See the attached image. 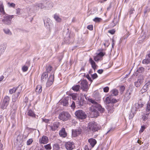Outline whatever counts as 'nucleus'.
Masks as SVG:
<instances>
[{"label":"nucleus","instance_id":"obj_1","mask_svg":"<svg viewBox=\"0 0 150 150\" xmlns=\"http://www.w3.org/2000/svg\"><path fill=\"white\" fill-rule=\"evenodd\" d=\"M88 100L89 102L93 104L92 107H95L97 110H98L100 113H103L105 111V109L103 108L95 100L91 98H88Z\"/></svg>","mask_w":150,"mask_h":150},{"label":"nucleus","instance_id":"obj_2","mask_svg":"<svg viewBox=\"0 0 150 150\" xmlns=\"http://www.w3.org/2000/svg\"><path fill=\"white\" fill-rule=\"evenodd\" d=\"M75 115L79 120H83L85 119L87 115L85 112L81 110H76L75 112Z\"/></svg>","mask_w":150,"mask_h":150},{"label":"nucleus","instance_id":"obj_3","mask_svg":"<svg viewBox=\"0 0 150 150\" xmlns=\"http://www.w3.org/2000/svg\"><path fill=\"white\" fill-rule=\"evenodd\" d=\"M71 117L70 115L67 112H63L60 113L58 118L60 120L65 121L70 119Z\"/></svg>","mask_w":150,"mask_h":150},{"label":"nucleus","instance_id":"obj_4","mask_svg":"<svg viewBox=\"0 0 150 150\" xmlns=\"http://www.w3.org/2000/svg\"><path fill=\"white\" fill-rule=\"evenodd\" d=\"M1 16L3 18L2 20V22L5 24L9 25L11 23V20L13 18L14 16L9 15L6 14Z\"/></svg>","mask_w":150,"mask_h":150},{"label":"nucleus","instance_id":"obj_5","mask_svg":"<svg viewBox=\"0 0 150 150\" xmlns=\"http://www.w3.org/2000/svg\"><path fill=\"white\" fill-rule=\"evenodd\" d=\"M88 132L92 131L94 132L97 131L98 129L97 123L94 122H90L88 123Z\"/></svg>","mask_w":150,"mask_h":150},{"label":"nucleus","instance_id":"obj_6","mask_svg":"<svg viewBox=\"0 0 150 150\" xmlns=\"http://www.w3.org/2000/svg\"><path fill=\"white\" fill-rule=\"evenodd\" d=\"M133 89L129 88L127 90L124 96L123 101L125 102L127 101L131 97L130 95L132 93Z\"/></svg>","mask_w":150,"mask_h":150},{"label":"nucleus","instance_id":"obj_7","mask_svg":"<svg viewBox=\"0 0 150 150\" xmlns=\"http://www.w3.org/2000/svg\"><path fill=\"white\" fill-rule=\"evenodd\" d=\"M54 79V73L52 71L46 83V86L49 87L52 84Z\"/></svg>","mask_w":150,"mask_h":150},{"label":"nucleus","instance_id":"obj_8","mask_svg":"<svg viewBox=\"0 0 150 150\" xmlns=\"http://www.w3.org/2000/svg\"><path fill=\"white\" fill-rule=\"evenodd\" d=\"M91 112L90 113L91 116V117H97L99 115V113L95 107H93L92 106L90 108Z\"/></svg>","mask_w":150,"mask_h":150},{"label":"nucleus","instance_id":"obj_9","mask_svg":"<svg viewBox=\"0 0 150 150\" xmlns=\"http://www.w3.org/2000/svg\"><path fill=\"white\" fill-rule=\"evenodd\" d=\"M105 103L106 104H112L117 102V100L113 98L111 96L106 97L104 100Z\"/></svg>","mask_w":150,"mask_h":150},{"label":"nucleus","instance_id":"obj_10","mask_svg":"<svg viewBox=\"0 0 150 150\" xmlns=\"http://www.w3.org/2000/svg\"><path fill=\"white\" fill-rule=\"evenodd\" d=\"M65 146L67 150H72L75 147L74 143L73 142L69 141L65 143Z\"/></svg>","mask_w":150,"mask_h":150},{"label":"nucleus","instance_id":"obj_11","mask_svg":"<svg viewBox=\"0 0 150 150\" xmlns=\"http://www.w3.org/2000/svg\"><path fill=\"white\" fill-rule=\"evenodd\" d=\"M81 88L83 91H87L88 90V83L86 80H83L81 81Z\"/></svg>","mask_w":150,"mask_h":150},{"label":"nucleus","instance_id":"obj_12","mask_svg":"<svg viewBox=\"0 0 150 150\" xmlns=\"http://www.w3.org/2000/svg\"><path fill=\"white\" fill-rule=\"evenodd\" d=\"M146 82V83L141 90V92L142 93L146 92L148 90L149 87L150 86V81H147Z\"/></svg>","mask_w":150,"mask_h":150},{"label":"nucleus","instance_id":"obj_13","mask_svg":"<svg viewBox=\"0 0 150 150\" xmlns=\"http://www.w3.org/2000/svg\"><path fill=\"white\" fill-rule=\"evenodd\" d=\"M34 9L38 10L39 8L42 9L45 7L44 4L41 2L33 4Z\"/></svg>","mask_w":150,"mask_h":150},{"label":"nucleus","instance_id":"obj_14","mask_svg":"<svg viewBox=\"0 0 150 150\" xmlns=\"http://www.w3.org/2000/svg\"><path fill=\"white\" fill-rule=\"evenodd\" d=\"M143 104L140 102L136 103L134 106H133L132 109L135 111H137L138 109L141 108L143 106Z\"/></svg>","mask_w":150,"mask_h":150},{"label":"nucleus","instance_id":"obj_15","mask_svg":"<svg viewBox=\"0 0 150 150\" xmlns=\"http://www.w3.org/2000/svg\"><path fill=\"white\" fill-rule=\"evenodd\" d=\"M59 125V124L58 122H56L53 123L52 125L49 126L50 127L52 131H55L57 129Z\"/></svg>","mask_w":150,"mask_h":150},{"label":"nucleus","instance_id":"obj_16","mask_svg":"<svg viewBox=\"0 0 150 150\" xmlns=\"http://www.w3.org/2000/svg\"><path fill=\"white\" fill-rule=\"evenodd\" d=\"M143 78L142 77L139 78L137 81L134 82L135 86L137 87H139L140 85L143 83Z\"/></svg>","mask_w":150,"mask_h":150},{"label":"nucleus","instance_id":"obj_17","mask_svg":"<svg viewBox=\"0 0 150 150\" xmlns=\"http://www.w3.org/2000/svg\"><path fill=\"white\" fill-rule=\"evenodd\" d=\"M21 92V90H20L17 93L15 94L14 96H13L12 99V101L13 102H16L17 100H18L20 97L19 98V97L20 95V93Z\"/></svg>","mask_w":150,"mask_h":150},{"label":"nucleus","instance_id":"obj_18","mask_svg":"<svg viewBox=\"0 0 150 150\" xmlns=\"http://www.w3.org/2000/svg\"><path fill=\"white\" fill-rule=\"evenodd\" d=\"M48 137L45 136H43L40 139L39 142L40 144H46L48 141Z\"/></svg>","mask_w":150,"mask_h":150},{"label":"nucleus","instance_id":"obj_19","mask_svg":"<svg viewBox=\"0 0 150 150\" xmlns=\"http://www.w3.org/2000/svg\"><path fill=\"white\" fill-rule=\"evenodd\" d=\"M59 135L62 137H65L67 136V133L65 131V128H63L59 131Z\"/></svg>","mask_w":150,"mask_h":150},{"label":"nucleus","instance_id":"obj_20","mask_svg":"<svg viewBox=\"0 0 150 150\" xmlns=\"http://www.w3.org/2000/svg\"><path fill=\"white\" fill-rule=\"evenodd\" d=\"M88 142L90 144L91 146V147L92 148L94 147L97 143L96 140L93 138H91L88 139Z\"/></svg>","mask_w":150,"mask_h":150},{"label":"nucleus","instance_id":"obj_21","mask_svg":"<svg viewBox=\"0 0 150 150\" xmlns=\"http://www.w3.org/2000/svg\"><path fill=\"white\" fill-rule=\"evenodd\" d=\"M30 61H27L25 65L23 66L22 68V70L23 72L27 71L29 67L30 66Z\"/></svg>","mask_w":150,"mask_h":150},{"label":"nucleus","instance_id":"obj_22","mask_svg":"<svg viewBox=\"0 0 150 150\" xmlns=\"http://www.w3.org/2000/svg\"><path fill=\"white\" fill-rule=\"evenodd\" d=\"M76 102L77 104L78 105V106L79 107H81V106L83 105L85 103V101L82 98H79Z\"/></svg>","mask_w":150,"mask_h":150},{"label":"nucleus","instance_id":"obj_23","mask_svg":"<svg viewBox=\"0 0 150 150\" xmlns=\"http://www.w3.org/2000/svg\"><path fill=\"white\" fill-rule=\"evenodd\" d=\"M113 106V104H110L107 106V109L109 113H111L113 112L114 108Z\"/></svg>","mask_w":150,"mask_h":150},{"label":"nucleus","instance_id":"obj_24","mask_svg":"<svg viewBox=\"0 0 150 150\" xmlns=\"http://www.w3.org/2000/svg\"><path fill=\"white\" fill-rule=\"evenodd\" d=\"M89 62L91 63L92 68L94 70L97 68V66L95 62L91 58H90L89 60Z\"/></svg>","mask_w":150,"mask_h":150},{"label":"nucleus","instance_id":"obj_25","mask_svg":"<svg viewBox=\"0 0 150 150\" xmlns=\"http://www.w3.org/2000/svg\"><path fill=\"white\" fill-rule=\"evenodd\" d=\"M6 45L2 44L0 45V52L1 53L3 54L6 48Z\"/></svg>","mask_w":150,"mask_h":150},{"label":"nucleus","instance_id":"obj_26","mask_svg":"<svg viewBox=\"0 0 150 150\" xmlns=\"http://www.w3.org/2000/svg\"><path fill=\"white\" fill-rule=\"evenodd\" d=\"M81 130L78 129L75 131H73L72 132V135L74 137L81 134Z\"/></svg>","mask_w":150,"mask_h":150},{"label":"nucleus","instance_id":"obj_27","mask_svg":"<svg viewBox=\"0 0 150 150\" xmlns=\"http://www.w3.org/2000/svg\"><path fill=\"white\" fill-rule=\"evenodd\" d=\"M27 114L28 116H31L32 117H35V115L31 109H28L27 112Z\"/></svg>","mask_w":150,"mask_h":150},{"label":"nucleus","instance_id":"obj_28","mask_svg":"<svg viewBox=\"0 0 150 150\" xmlns=\"http://www.w3.org/2000/svg\"><path fill=\"white\" fill-rule=\"evenodd\" d=\"M110 94L112 96H116L118 94V91L116 89H113L110 92Z\"/></svg>","mask_w":150,"mask_h":150},{"label":"nucleus","instance_id":"obj_29","mask_svg":"<svg viewBox=\"0 0 150 150\" xmlns=\"http://www.w3.org/2000/svg\"><path fill=\"white\" fill-rule=\"evenodd\" d=\"M42 91V87L40 85H38L37 86L35 89V91L37 94H39Z\"/></svg>","mask_w":150,"mask_h":150},{"label":"nucleus","instance_id":"obj_30","mask_svg":"<svg viewBox=\"0 0 150 150\" xmlns=\"http://www.w3.org/2000/svg\"><path fill=\"white\" fill-rule=\"evenodd\" d=\"M71 99L66 98L62 101L63 105L64 106H67L69 105V101H70Z\"/></svg>","mask_w":150,"mask_h":150},{"label":"nucleus","instance_id":"obj_31","mask_svg":"<svg viewBox=\"0 0 150 150\" xmlns=\"http://www.w3.org/2000/svg\"><path fill=\"white\" fill-rule=\"evenodd\" d=\"M67 35V38H65L64 39L66 41V42L68 43L70 41H71V40L73 39V36H71L69 34H68Z\"/></svg>","mask_w":150,"mask_h":150},{"label":"nucleus","instance_id":"obj_32","mask_svg":"<svg viewBox=\"0 0 150 150\" xmlns=\"http://www.w3.org/2000/svg\"><path fill=\"white\" fill-rule=\"evenodd\" d=\"M48 75L47 73L44 72L43 73L41 77V81H44L46 79Z\"/></svg>","mask_w":150,"mask_h":150},{"label":"nucleus","instance_id":"obj_33","mask_svg":"<svg viewBox=\"0 0 150 150\" xmlns=\"http://www.w3.org/2000/svg\"><path fill=\"white\" fill-rule=\"evenodd\" d=\"M54 18L57 22H60L61 21L62 19L59 17V16L58 15L56 14H55L54 15Z\"/></svg>","mask_w":150,"mask_h":150},{"label":"nucleus","instance_id":"obj_34","mask_svg":"<svg viewBox=\"0 0 150 150\" xmlns=\"http://www.w3.org/2000/svg\"><path fill=\"white\" fill-rule=\"evenodd\" d=\"M10 99L9 97L6 96L4 98L2 102L8 105Z\"/></svg>","mask_w":150,"mask_h":150},{"label":"nucleus","instance_id":"obj_35","mask_svg":"<svg viewBox=\"0 0 150 150\" xmlns=\"http://www.w3.org/2000/svg\"><path fill=\"white\" fill-rule=\"evenodd\" d=\"M80 86L79 85H76L73 86L72 88V89L76 91H78L79 90Z\"/></svg>","mask_w":150,"mask_h":150},{"label":"nucleus","instance_id":"obj_36","mask_svg":"<svg viewBox=\"0 0 150 150\" xmlns=\"http://www.w3.org/2000/svg\"><path fill=\"white\" fill-rule=\"evenodd\" d=\"M0 12L1 15V16H3V15L6 14L4 10V6L0 7Z\"/></svg>","mask_w":150,"mask_h":150},{"label":"nucleus","instance_id":"obj_37","mask_svg":"<svg viewBox=\"0 0 150 150\" xmlns=\"http://www.w3.org/2000/svg\"><path fill=\"white\" fill-rule=\"evenodd\" d=\"M19 88V86H18L17 87H14L13 88L10 89L9 90V93L11 94H12L13 93H14L15 92H16V91L17 89L18 88Z\"/></svg>","mask_w":150,"mask_h":150},{"label":"nucleus","instance_id":"obj_38","mask_svg":"<svg viewBox=\"0 0 150 150\" xmlns=\"http://www.w3.org/2000/svg\"><path fill=\"white\" fill-rule=\"evenodd\" d=\"M8 105L7 104L2 102L1 105V108L3 109H6Z\"/></svg>","mask_w":150,"mask_h":150},{"label":"nucleus","instance_id":"obj_39","mask_svg":"<svg viewBox=\"0 0 150 150\" xmlns=\"http://www.w3.org/2000/svg\"><path fill=\"white\" fill-rule=\"evenodd\" d=\"M4 31L6 34L8 35H11L12 34L11 32L8 29H4Z\"/></svg>","mask_w":150,"mask_h":150},{"label":"nucleus","instance_id":"obj_40","mask_svg":"<svg viewBox=\"0 0 150 150\" xmlns=\"http://www.w3.org/2000/svg\"><path fill=\"white\" fill-rule=\"evenodd\" d=\"M44 147L46 150H50L52 149V147L50 144L45 145Z\"/></svg>","mask_w":150,"mask_h":150},{"label":"nucleus","instance_id":"obj_41","mask_svg":"<svg viewBox=\"0 0 150 150\" xmlns=\"http://www.w3.org/2000/svg\"><path fill=\"white\" fill-rule=\"evenodd\" d=\"M33 142V139L32 138H30L28 139L26 143V144L27 145L29 146Z\"/></svg>","mask_w":150,"mask_h":150},{"label":"nucleus","instance_id":"obj_42","mask_svg":"<svg viewBox=\"0 0 150 150\" xmlns=\"http://www.w3.org/2000/svg\"><path fill=\"white\" fill-rule=\"evenodd\" d=\"M144 71V68L142 67H140L138 68L137 71L139 73H142Z\"/></svg>","mask_w":150,"mask_h":150},{"label":"nucleus","instance_id":"obj_43","mask_svg":"<svg viewBox=\"0 0 150 150\" xmlns=\"http://www.w3.org/2000/svg\"><path fill=\"white\" fill-rule=\"evenodd\" d=\"M149 114V113H147L146 114V115H144L143 116L142 118L143 120L146 121L148 119Z\"/></svg>","mask_w":150,"mask_h":150},{"label":"nucleus","instance_id":"obj_44","mask_svg":"<svg viewBox=\"0 0 150 150\" xmlns=\"http://www.w3.org/2000/svg\"><path fill=\"white\" fill-rule=\"evenodd\" d=\"M52 67L51 66H49L48 67H47L46 71L47 72L50 73L52 70Z\"/></svg>","mask_w":150,"mask_h":150},{"label":"nucleus","instance_id":"obj_45","mask_svg":"<svg viewBox=\"0 0 150 150\" xmlns=\"http://www.w3.org/2000/svg\"><path fill=\"white\" fill-rule=\"evenodd\" d=\"M8 4L9 7L15 8L16 6L15 4L13 3H10V2H8Z\"/></svg>","mask_w":150,"mask_h":150},{"label":"nucleus","instance_id":"obj_46","mask_svg":"<svg viewBox=\"0 0 150 150\" xmlns=\"http://www.w3.org/2000/svg\"><path fill=\"white\" fill-rule=\"evenodd\" d=\"M92 147L89 145H87L85 146V150H90Z\"/></svg>","mask_w":150,"mask_h":150},{"label":"nucleus","instance_id":"obj_47","mask_svg":"<svg viewBox=\"0 0 150 150\" xmlns=\"http://www.w3.org/2000/svg\"><path fill=\"white\" fill-rule=\"evenodd\" d=\"M146 110L147 112H149L150 110V102L147 104Z\"/></svg>","mask_w":150,"mask_h":150},{"label":"nucleus","instance_id":"obj_48","mask_svg":"<svg viewBox=\"0 0 150 150\" xmlns=\"http://www.w3.org/2000/svg\"><path fill=\"white\" fill-rule=\"evenodd\" d=\"M28 101V98L27 97H25V99L24 100V102L25 104V106H26L27 105V103Z\"/></svg>","mask_w":150,"mask_h":150},{"label":"nucleus","instance_id":"obj_49","mask_svg":"<svg viewBox=\"0 0 150 150\" xmlns=\"http://www.w3.org/2000/svg\"><path fill=\"white\" fill-rule=\"evenodd\" d=\"M101 20V18L98 17H96L93 19V21L96 22H99Z\"/></svg>","mask_w":150,"mask_h":150},{"label":"nucleus","instance_id":"obj_50","mask_svg":"<svg viewBox=\"0 0 150 150\" xmlns=\"http://www.w3.org/2000/svg\"><path fill=\"white\" fill-rule=\"evenodd\" d=\"M100 57H99V56H98V55H97L94 57V60L96 61H97L99 60L100 59Z\"/></svg>","mask_w":150,"mask_h":150},{"label":"nucleus","instance_id":"obj_51","mask_svg":"<svg viewBox=\"0 0 150 150\" xmlns=\"http://www.w3.org/2000/svg\"><path fill=\"white\" fill-rule=\"evenodd\" d=\"M105 54V53H104L102 52H100L97 55H98V56H99V57H100V58H101L103 57Z\"/></svg>","mask_w":150,"mask_h":150},{"label":"nucleus","instance_id":"obj_52","mask_svg":"<svg viewBox=\"0 0 150 150\" xmlns=\"http://www.w3.org/2000/svg\"><path fill=\"white\" fill-rule=\"evenodd\" d=\"M115 30L114 29L109 30L108 31V33H110L111 34L113 35L115 33Z\"/></svg>","mask_w":150,"mask_h":150},{"label":"nucleus","instance_id":"obj_53","mask_svg":"<svg viewBox=\"0 0 150 150\" xmlns=\"http://www.w3.org/2000/svg\"><path fill=\"white\" fill-rule=\"evenodd\" d=\"M91 77L93 79H94L97 77L98 76L96 73H95L91 75Z\"/></svg>","mask_w":150,"mask_h":150},{"label":"nucleus","instance_id":"obj_54","mask_svg":"<svg viewBox=\"0 0 150 150\" xmlns=\"http://www.w3.org/2000/svg\"><path fill=\"white\" fill-rule=\"evenodd\" d=\"M21 9L20 8H18L16 9V13L17 15H20L21 14L20 11H21Z\"/></svg>","mask_w":150,"mask_h":150},{"label":"nucleus","instance_id":"obj_55","mask_svg":"<svg viewBox=\"0 0 150 150\" xmlns=\"http://www.w3.org/2000/svg\"><path fill=\"white\" fill-rule=\"evenodd\" d=\"M109 90V88L108 87H106L103 88V91L105 92H108Z\"/></svg>","mask_w":150,"mask_h":150},{"label":"nucleus","instance_id":"obj_56","mask_svg":"<svg viewBox=\"0 0 150 150\" xmlns=\"http://www.w3.org/2000/svg\"><path fill=\"white\" fill-rule=\"evenodd\" d=\"M71 108L74 109L75 108V105L74 102L72 101V102L71 105Z\"/></svg>","mask_w":150,"mask_h":150},{"label":"nucleus","instance_id":"obj_57","mask_svg":"<svg viewBox=\"0 0 150 150\" xmlns=\"http://www.w3.org/2000/svg\"><path fill=\"white\" fill-rule=\"evenodd\" d=\"M134 11V10L133 8H131L129 10V15H131L133 13V12Z\"/></svg>","mask_w":150,"mask_h":150},{"label":"nucleus","instance_id":"obj_58","mask_svg":"<svg viewBox=\"0 0 150 150\" xmlns=\"http://www.w3.org/2000/svg\"><path fill=\"white\" fill-rule=\"evenodd\" d=\"M87 28L90 30H92L93 29V26L92 25L88 26Z\"/></svg>","mask_w":150,"mask_h":150},{"label":"nucleus","instance_id":"obj_59","mask_svg":"<svg viewBox=\"0 0 150 150\" xmlns=\"http://www.w3.org/2000/svg\"><path fill=\"white\" fill-rule=\"evenodd\" d=\"M72 98L73 100H76V96L75 95L72 94L71 95Z\"/></svg>","mask_w":150,"mask_h":150},{"label":"nucleus","instance_id":"obj_60","mask_svg":"<svg viewBox=\"0 0 150 150\" xmlns=\"http://www.w3.org/2000/svg\"><path fill=\"white\" fill-rule=\"evenodd\" d=\"M149 145V143H146L144 145V148L145 149H146L148 148V146Z\"/></svg>","mask_w":150,"mask_h":150},{"label":"nucleus","instance_id":"obj_61","mask_svg":"<svg viewBox=\"0 0 150 150\" xmlns=\"http://www.w3.org/2000/svg\"><path fill=\"white\" fill-rule=\"evenodd\" d=\"M112 47L113 48L115 44V41L113 39H112Z\"/></svg>","mask_w":150,"mask_h":150},{"label":"nucleus","instance_id":"obj_62","mask_svg":"<svg viewBox=\"0 0 150 150\" xmlns=\"http://www.w3.org/2000/svg\"><path fill=\"white\" fill-rule=\"evenodd\" d=\"M125 89V87L123 86H121L120 87V90L121 91V92H123L124 91V90Z\"/></svg>","mask_w":150,"mask_h":150},{"label":"nucleus","instance_id":"obj_63","mask_svg":"<svg viewBox=\"0 0 150 150\" xmlns=\"http://www.w3.org/2000/svg\"><path fill=\"white\" fill-rule=\"evenodd\" d=\"M145 129V127L144 126H142V128L140 130V132H142L144 131V129Z\"/></svg>","mask_w":150,"mask_h":150},{"label":"nucleus","instance_id":"obj_64","mask_svg":"<svg viewBox=\"0 0 150 150\" xmlns=\"http://www.w3.org/2000/svg\"><path fill=\"white\" fill-rule=\"evenodd\" d=\"M25 1L27 3H32L33 2V0H25Z\"/></svg>","mask_w":150,"mask_h":150}]
</instances>
